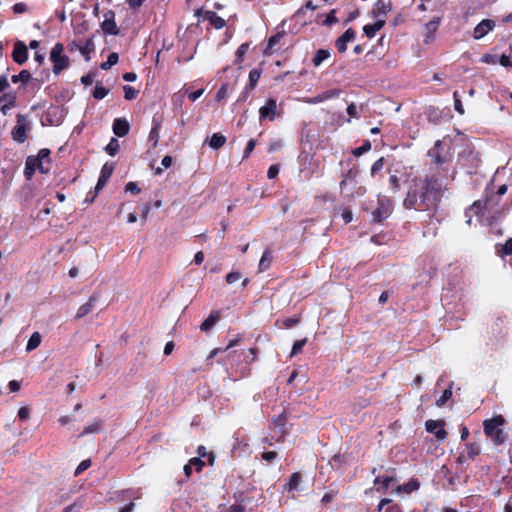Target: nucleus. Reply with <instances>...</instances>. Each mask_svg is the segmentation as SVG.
<instances>
[{
    "label": "nucleus",
    "instance_id": "nucleus-1",
    "mask_svg": "<svg viewBox=\"0 0 512 512\" xmlns=\"http://www.w3.org/2000/svg\"><path fill=\"white\" fill-rule=\"evenodd\" d=\"M442 198V184L438 178L426 177L423 185L418 189L416 186L410 188L403 201L406 209L427 211L433 216L438 209Z\"/></svg>",
    "mask_w": 512,
    "mask_h": 512
},
{
    "label": "nucleus",
    "instance_id": "nucleus-2",
    "mask_svg": "<svg viewBox=\"0 0 512 512\" xmlns=\"http://www.w3.org/2000/svg\"><path fill=\"white\" fill-rule=\"evenodd\" d=\"M36 169L46 174L50 171V150L47 148L41 149L37 156H28L25 162L24 176L27 180H31Z\"/></svg>",
    "mask_w": 512,
    "mask_h": 512
},
{
    "label": "nucleus",
    "instance_id": "nucleus-3",
    "mask_svg": "<svg viewBox=\"0 0 512 512\" xmlns=\"http://www.w3.org/2000/svg\"><path fill=\"white\" fill-rule=\"evenodd\" d=\"M505 419L502 415H497L491 419L485 420L483 423L484 433L487 437L496 445L503 444L507 439V434L501 429V426L505 424Z\"/></svg>",
    "mask_w": 512,
    "mask_h": 512
},
{
    "label": "nucleus",
    "instance_id": "nucleus-4",
    "mask_svg": "<svg viewBox=\"0 0 512 512\" xmlns=\"http://www.w3.org/2000/svg\"><path fill=\"white\" fill-rule=\"evenodd\" d=\"M393 212V203L387 196L378 195L377 206L371 212V222L382 223Z\"/></svg>",
    "mask_w": 512,
    "mask_h": 512
},
{
    "label": "nucleus",
    "instance_id": "nucleus-5",
    "mask_svg": "<svg viewBox=\"0 0 512 512\" xmlns=\"http://www.w3.org/2000/svg\"><path fill=\"white\" fill-rule=\"evenodd\" d=\"M63 51V44L56 43L50 52V60L53 63V72L56 75L68 68L70 64L68 56L64 55Z\"/></svg>",
    "mask_w": 512,
    "mask_h": 512
},
{
    "label": "nucleus",
    "instance_id": "nucleus-6",
    "mask_svg": "<svg viewBox=\"0 0 512 512\" xmlns=\"http://www.w3.org/2000/svg\"><path fill=\"white\" fill-rule=\"evenodd\" d=\"M500 198L493 192H488L486 189V195L484 199L475 201L470 208L466 211V215L473 211L475 214L480 213L482 210H494L499 205Z\"/></svg>",
    "mask_w": 512,
    "mask_h": 512
},
{
    "label": "nucleus",
    "instance_id": "nucleus-7",
    "mask_svg": "<svg viewBox=\"0 0 512 512\" xmlns=\"http://www.w3.org/2000/svg\"><path fill=\"white\" fill-rule=\"evenodd\" d=\"M490 338L489 343L495 349L498 348L507 338V328L504 325V321L497 318L490 327Z\"/></svg>",
    "mask_w": 512,
    "mask_h": 512
},
{
    "label": "nucleus",
    "instance_id": "nucleus-8",
    "mask_svg": "<svg viewBox=\"0 0 512 512\" xmlns=\"http://www.w3.org/2000/svg\"><path fill=\"white\" fill-rule=\"evenodd\" d=\"M101 29L104 34L107 35H118L119 28L115 22V12L113 10H108L104 13V21L101 23Z\"/></svg>",
    "mask_w": 512,
    "mask_h": 512
},
{
    "label": "nucleus",
    "instance_id": "nucleus-9",
    "mask_svg": "<svg viewBox=\"0 0 512 512\" xmlns=\"http://www.w3.org/2000/svg\"><path fill=\"white\" fill-rule=\"evenodd\" d=\"M444 425V420H427L425 428L429 433H433L437 440L443 441L447 437Z\"/></svg>",
    "mask_w": 512,
    "mask_h": 512
},
{
    "label": "nucleus",
    "instance_id": "nucleus-10",
    "mask_svg": "<svg viewBox=\"0 0 512 512\" xmlns=\"http://www.w3.org/2000/svg\"><path fill=\"white\" fill-rule=\"evenodd\" d=\"M277 113V102L274 98H269L265 105L260 107L259 109V118L260 120L268 119L273 121L275 119Z\"/></svg>",
    "mask_w": 512,
    "mask_h": 512
},
{
    "label": "nucleus",
    "instance_id": "nucleus-11",
    "mask_svg": "<svg viewBox=\"0 0 512 512\" xmlns=\"http://www.w3.org/2000/svg\"><path fill=\"white\" fill-rule=\"evenodd\" d=\"M100 299V294L94 293L90 296L89 300L81 305L77 311V313L74 316L75 320H79L84 318L86 315H88L95 307V304Z\"/></svg>",
    "mask_w": 512,
    "mask_h": 512
},
{
    "label": "nucleus",
    "instance_id": "nucleus-12",
    "mask_svg": "<svg viewBox=\"0 0 512 512\" xmlns=\"http://www.w3.org/2000/svg\"><path fill=\"white\" fill-rule=\"evenodd\" d=\"M13 60L19 64H24L28 59V48L22 41H16L12 52Z\"/></svg>",
    "mask_w": 512,
    "mask_h": 512
},
{
    "label": "nucleus",
    "instance_id": "nucleus-13",
    "mask_svg": "<svg viewBox=\"0 0 512 512\" xmlns=\"http://www.w3.org/2000/svg\"><path fill=\"white\" fill-rule=\"evenodd\" d=\"M114 171V165L113 163L106 162L100 171V176L98 178L97 184H96V192H100L107 184L109 178L111 177L112 173Z\"/></svg>",
    "mask_w": 512,
    "mask_h": 512
},
{
    "label": "nucleus",
    "instance_id": "nucleus-14",
    "mask_svg": "<svg viewBox=\"0 0 512 512\" xmlns=\"http://www.w3.org/2000/svg\"><path fill=\"white\" fill-rule=\"evenodd\" d=\"M479 453L480 447L477 444H467L465 450L459 454L457 463L464 464L469 460H473Z\"/></svg>",
    "mask_w": 512,
    "mask_h": 512
},
{
    "label": "nucleus",
    "instance_id": "nucleus-15",
    "mask_svg": "<svg viewBox=\"0 0 512 512\" xmlns=\"http://www.w3.org/2000/svg\"><path fill=\"white\" fill-rule=\"evenodd\" d=\"M356 32L353 28H348L335 42V46L339 53H344L347 50V43L355 39Z\"/></svg>",
    "mask_w": 512,
    "mask_h": 512
},
{
    "label": "nucleus",
    "instance_id": "nucleus-16",
    "mask_svg": "<svg viewBox=\"0 0 512 512\" xmlns=\"http://www.w3.org/2000/svg\"><path fill=\"white\" fill-rule=\"evenodd\" d=\"M360 173L358 166L353 165L350 169L342 174V181L340 182V191L341 193H345L347 190L349 183L354 181Z\"/></svg>",
    "mask_w": 512,
    "mask_h": 512
},
{
    "label": "nucleus",
    "instance_id": "nucleus-17",
    "mask_svg": "<svg viewBox=\"0 0 512 512\" xmlns=\"http://www.w3.org/2000/svg\"><path fill=\"white\" fill-rule=\"evenodd\" d=\"M494 27L495 22L493 20L484 19L474 28L473 36L475 39H481L491 30H493Z\"/></svg>",
    "mask_w": 512,
    "mask_h": 512
},
{
    "label": "nucleus",
    "instance_id": "nucleus-18",
    "mask_svg": "<svg viewBox=\"0 0 512 512\" xmlns=\"http://www.w3.org/2000/svg\"><path fill=\"white\" fill-rule=\"evenodd\" d=\"M113 132L118 137H124L129 133L130 125L129 122L124 118H116L113 121L112 126Z\"/></svg>",
    "mask_w": 512,
    "mask_h": 512
},
{
    "label": "nucleus",
    "instance_id": "nucleus-19",
    "mask_svg": "<svg viewBox=\"0 0 512 512\" xmlns=\"http://www.w3.org/2000/svg\"><path fill=\"white\" fill-rule=\"evenodd\" d=\"M441 23V18L440 17H434L431 21H429L426 25H425V29H426V35H425V39H424V42L426 44L430 43L433 41L434 39V33L436 32V30L438 29L439 25Z\"/></svg>",
    "mask_w": 512,
    "mask_h": 512
},
{
    "label": "nucleus",
    "instance_id": "nucleus-20",
    "mask_svg": "<svg viewBox=\"0 0 512 512\" xmlns=\"http://www.w3.org/2000/svg\"><path fill=\"white\" fill-rule=\"evenodd\" d=\"M392 9L391 2L385 3L383 0H378L371 11L373 17L386 16Z\"/></svg>",
    "mask_w": 512,
    "mask_h": 512
},
{
    "label": "nucleus",
    "instance_id": "nucleus-21",
    "mask_svg": "<svg viewBox=\"0 0 512 512\" xmlns=\"http://www.w3.org/2000/svg\"><path fill=\"white\" fill-rule=\"evenodd\" d=\"M204 20L209 21L215 29H222L226 25V21L214 11H205Z\"/></svg>",
    "mask_w": 512,
    "mask_h": 512
},
{
    "label": "nucleus",
    "instance_id": "nucleus-22",
    "mask_svg": "<svg viewBox=\"0 0 512 512\" xmlns=\"http://www.w3.org/2000/svg\"><path fill=\"white\" fill-rule=\"evenodd\" d=\"M340 94V90L338 89H330V90H326L320 94H318L317 96L313 97V98H310L308 100V103L310 104H317V103H321L323 101H326L328 99H331V98H335L337 97L338 95Z\"/></svg>",
    "mask_w": 512,
    "mask_h": 512
},
{
    "label": "nucleus",
    "instance_id": "nucleus-23",
    "mask_svg": "<svg viewBox=\"0 0 512 512\" xmlns=\"http://www.w3.org/2000/svg\"><path fill=\"white\" fill-rule=\"evenodd\" d=\"M286 422H287V413L285 410H283L281 414L273 417V419H272V423H273L275 429H277L279 431V433H281V435H284L287 433Z\"/></svg>",
    "mask_w": 512,
    "mask_h": 512
},
{
    "label": "nucleus",
    "instance_id": "nucleus-24",
    "mask_svg": "<svg viewBox=\"0 0 512 512\" xmlns=\"http://www.w3.org/2000/svg\"><path fill=\"white\" fill-rule=\"evenodd\" d=\"M220 314L218 311L212 312L207 319H205L200 325V330L203 332H209L213 326L218 322Z\"/></svg>",
    "mask_w": 512,
    "mask_h": 512
},
{
    "label": "nucleus",
    "instance_id": "nucleus-25",
    "mask_svg": "<svg viewBox=\"0 0 512 512\" xmlns=\"http://www.w3.org/2000/svg\"><path fill=\"white\" fill-rule=\"evenodd\" d=\"M22 115H18V123L12 130L13 139L19 143H23L26 140V129L24 125L20 124Z\"/></svg>",
    "mask_w": 512,
    "mask_h": 512
},
{
    "label": "nucleus",
    "instance_id": "nucleus-26",
    "mask_svg": "<svg viewBox=\"0 0 512 512\" xmlns=\"http://www.w3.org/2000/svg\"><path fill=\"white\" fill-rule=\"evenodd\" d=\"M395 480L396 479L392 475H387L383 477L378 476L375 478L374 484H381V487H378L377 491L385 493L388 490V488L392 485V483L395 482Z\"/></svg>",
    "mask_w": 512,
    "mask_h": 512
},
{
    "label": "nucleus",
    "instance_id": "nucleus-27",
    "mask_svg": "<svg viewBox=\"0 0 512 512\" xmlns=\"http://www.w3.org/2000/svg\"><path fill=\"white\" fill-rule=\"evenodd\" d=\"M496 254L502 258L512 255V237L509 238L504 244L495 245Z\"/></svg>",
    "mask_w": 512,
    "mask_h": 512
},
{
    "label": "nucleus",
    "instance_id": "nucleus-28",
    "mask_svg": "<svg viewBox=\"0 0 512 512\" xmlns=\"http://www.w3.org/2000/svg\"><path fill=\"white\" fill-rule=\"evenodd\" d=\"M272 259H273L272 251L269 249H266L263 252L262 257L259 261V271L263 272V271L267 270L270 267Z\"/></svg>",
    "mask_w": 512,
    "mask_h": 512
},
{
    "label": "nucleus",
    "instance_id": "nucleus-29",
    "mask_svg": "<svg viewBox=\"0 0 512 512\" xmlns=\"http://www.w3.org/2000/svg\"><path fill=\"white\" fill-rule=\"evenodd\" d=\"M226 143V137L220 133H214L209 139V146L214 149H220Z\"/></svg>",
    "mask_w": 512,
    "mask_h": 512
},
{
    "label": "nucleus",
    "instance_id": "nucleus-30",
    "mask_svg": "<svg viewBox=\"0 0 512 512\" xmlns=\"http://www.w3.org/2000/svg\"><path fill=\"white\" fill-rule=\"evenodd\" d=\"M285 36V32L282 31V32H278L276 33L275 35L271 36L268 40V44H267V47L266 49L264 50V54L265 55H271L272 54V49L274 48V46L279 43V41Z\"/></svg>",
    "mask_w": 512,
    "mask_h": 512
},
{
    "label": "nucleus",
    "instance_id": "nucleus-31",
    "mask_svg": "<svg viewBox=\"0 0 512 512\" xmlns=\"http://www.w3.org/2000/svg\"><path fill=\"white\" fill-rule=\"evenodd\" d=\"M302 480L301 474L299 472H295L291 475L288 483L285 485V489L287 491L298 490V486Z\"/></svg>",
    "mask_w": 512,
    "mask_h": 512
},
{
    "label": "nucleus",
    "instance_id": "nucleus-32",
    "mask_svg": "<svg viewBox=\"0 0 512 512\" xmlns=\"http://www.w3.org/2000/svg\"><path fill=\"white\" fill-rule=\"evenodd\" d=\"M330 57V51L326 49H319L316 51L312 63L314 66H320L321 63Z\"/></svg>",
    "mask_w": 512,
    "mask_h": 512
},
{
    "label": "nucleus",
    "instance_id": "nucleus-33",
    "mask_svg": "<svg viewBox=\"0 0 512 512\" xmlns=\"http://www.w3.org/2000/svg\"><path fill=\"white\" fill-rule=\"evenodd\" d=\"M299 322H300V317L294 316V317H288V318H284L282 320H278L276 322V324L280 328L290 329V328L296 326Z\"/></svg>",
    "mask_w": 512,
    "mask_h": 512
},
{
    "label": "nucleus",
    "instance_id": "nucleus-34",
    "mask_svg": "<svg viewBox=\"0 0 512 512\" xmlns=\"http://www.w3.org/2000/svg\"><path fill=\"white\" fill-rule=\"evenodd\" d=\"M419 487H420V483H419L418 479L412 478L406 484L398 486L397 491L398 492L404 491L406 493H411L412 491L419 489Z\"/></svg>",
    "mask_w": 512,
    "mask_h": 512
},
{
    "label": "nucleus",
    "instance_id": "nucleus-35",
    "mask_svg": "<svg viewBox=\"0 0 512 512\" xmlns=\"http://www.w3.org/2000/svg\"><path fill=\"white\" fill-rule=\"evenodd\" d=\"M41 343V335L39 332H34L29 340H28V343L26 345V351L27 352H31L33 350H35Z\"/></svg>",
    "mask_w": 512,
    "mask_h": 512
},
{
    "label": "nucleus",
    "instance_id": "nucleus-36",
    "mask_svg": "<svg viewBox=\"0 0 512 512\" xmlns=\"http://www.w3.org/2000/svg\"><path fill=\"white\" fill-rule=\"evenodd\" d=\"M452 387H453V382L450 383V385L448 386L447 389H445L442 393V395L440 396L439 399H437L436 401V405L438 407H442L445 405V403L451 399L452 397Z\"/></svg>",
    "mask_w": 512,
    "mask_h": 512
},
{
    "label": "nucleus",
    "instance_id": "nucleus-37",
    "mask_svg": "<svg viewBox=\"0 0 512 512\" xmlns=\"http://www.w3.org/2000/svg\"><path fill=\"white\" fill-rule=\"evenodd\" d=\"M119 56L116 52H112L108 55L105 62L101 63L100 67L102 70H108L118 62Z\"/></svg>",
    "mask_w": 512,
    "mask_h": 512
},
{
    "label": "nucleus",
    "instance_id": "nucleus-38",
    "mask_svg": "<svg viewBox=\"0 0 512 512\" xmlns=\"http://www.w3.org/2000/svg\"><path fill=\"white\" fill-rule=\"evenodd\" d=\"M260 76H261V70H259V69L254 68L249 72L248 86L251 90H253L255 88V86L257 85Z\"/></svg>",
    "mask_w": 512,
    "mask_h": 512
},
{
    "label": "nucleus",
    "instance_id": "nucleus-39",
    "mask_svg": "<svg viewBox=\"0 0 512 512\" xmlns=\"http://www.w3.org/2000/svg\"><path fill=\"white\" fill-rule=\"evenodd\" d=\"M31 78V74L28 70H22L19 74L13 75L11 80L13 83L22 82L26 84Z\"/></svg>",
    "mask_w": 512,
    "mask_h": 512
},
{
    "label": "nucleus",
    "instance_id": "nucleus-40",
    "mask_svg": "<svg viewBox=\"0 0 512 512\" xmlns=\"http://www.w3.org/2000/svg\"><path fill=\"white\" fill-rule=\"evenodd\" d=\"M119 148H120V145H119L118 140L116 138H111L110 142L105 147V151L110 156H115L118 153Z\"/></svg>",
    "mask_w": 512,
    "mask_h": 512
},
{
    "label": "nucleus",
    "instance_id": "nucleus-41",
    "mask_svg": "<svg viewBox=\"0 0 512 512\" xmlns=\"http://www.w3.org/2000/svg\"><path fill=\"white\" fill-rule=\"evenodd\" d=\"M3 100L5 101V104L1 107L3 113H6L8 110L15 106L16 97L14 95H4Z\"/></svg>",
    "mask_w": 512,
    "mask_h": 512
},
{
    "label": "nucleus",
    "instance_id": "nucleus-42",
    "mask_svg": "<svg viewBox=\"0 0 512 512\" xmlns=\"http://www.w3.org/2000/svg\"><path fill=\"white\" fill-rule=\"evenodd\" d=\"M109 93V89L105 88L104 86L100 84H96L94 90H93V97L95 99H103L105 96H107Z\"/></svg>",
    "mask_w": 512,
    "mask_h": 512
},
{
    "label": "nucleus",
    "instance_id": "nucleus-43",
    "mask_svg": "<svg viewBox=\"0 0 512 512\" xmlns=\"http://www.w3.org/2000/svg\"><path fill=\"white\" fill-rule=\"evenodd\" d=\"M371 150V143L369 140H366L363 142V144L360 147L355 148L352 153L354 156H361L364 153Z\"/></svg>",
    "mask_w": 512,
    "mask_h": 512
},
{
    "label": "nucleus",
    "instance_id": "nucleus-44",
    "mask_svg": "<svg viewBox=\"0 0 512 512\" xmlns=\"http://www.w3.org/2000/svg\"><path fill=\"white\" fill-rule=\"evenodd\" d=\"M100 431H101V423L95 422V423L85 427L84 430L82 431V433L80 434V436H85V435H88L91 433H98Z\"/></svg>",
    "mask_w": 512,
    "mask_h": 512
},
{
    "label": "nucleus",
    "instance_id": "nucleus-45",
    "mask_svg": "<svg viewBox=\"0 0 512 512\" xmlns=\"http://www.w3.org/2000/svg\"><path fill=\"white\" fill-rule=\"evenodd\" d=\"M248 48H249L248 43H243L238 47V49L236 51L235 63L240 64L243 61V57H244L245 53L247 52Z\"/></svg>",
    "mask_w": 512,
    "mask_h": 512
},
{
    "label": "nucleus",
    "instance_id": "nucleus-46",
    "mask_svg": "<svg viewBox=\"0 0 512 512\" xmlns=\"http://www.w3.org/2000/svg\"><path fill=\"white\" fill-rule=\"evenodd\" d=\"M306 342H307L306 338L295 341L293 344L291 353H290V357H293V356L299 354L302 351L303 347L305 346Z\"/></svg>",
    "mask_w": 512,
    "mask_h": 512
},
{
    "label": "nucleus",
    "instance_id": "nucleus-47",
    "mask_svg": "<svg viewBox=\"0 0 512 512\" xmlns=\"http://www.w3.org/2000/svg\"><path fill=\"white\" fill-rule=\"evenodd\" d=\"M123 91H124V98L129 101L135 99L138 94V91L130 85H125L123 87Z\"/></svg>",
    "mask_w": 512,
    "mask_h": 512
},
{
    "label": "nucleus",
    "instance_id": "nucleus-48",
    "mask_svg": "<svg viewBox=\"0 0 512 512\" xmlns=\"http://www.w3.org/2000/svg\"><path fill=\"white\" fill-rule=\"evenodd\" d=\"M366 193V188L363 186L353 187L349 189V193L346 194V197L353 199L355 196L360 197Z\"/></svg>",
    "mask_w": 512,
    "mask_h": 512
},
{
    "label": "nucleus",
    "instance_id": "nucleus-49",
    "mask_svg": "<svg viewBox=\"0 0 512 512\" xmlns=\"http://www.w3.org/2000/svg\"><path fill=\"white\" fill-rule=\"evenodd\" d=\"M384 163H385V158L384 157H381L379 158L378 160H376L372 166H371V175L374 176L375 174H377L379 171H381L384 167Z\"/></svg>",
    "mask_w": 512,
    "mask_h": 512
},
{
    "label": "nucleus",
    "instance_id": "nucleus-50",
    "mask_svg": "<svg viewBox=\"0 0 512 512\" xmlns=\"http://www.w3.org/2000/svg\"><path fill=\"white\" fill-rule=\"evenodd\" d=\"M91 466V460L85 459L80 462V464L77 466V468L74 471L75 476L81 475L85 470H87Z\"/></svg>",
    "mask_w": 512,
    "mask_h": 512
},
{
    "label": "nucleus",
    "instance_id": "nucleus-51",
    "mask_svg": "<svg viewBox=\"0 0 512 512\" xmlns=\"http://www.w3.org/2000/svg\"><path fill=\"white\" fill-rule=\"evenodd\" d=\"M453 98H454V109L460 114V115H463L464 114V107L462 105V102L459 98V95H458V92L455 91L453 93Z\"/></svg>",
    "mask_w": 512,
    "mask_h": 512
},
{
    "label": "nucleus",
    "instance_id": "nucleus-52",
    "mask_svg": "<svg viewBox=\"0 0 512 512\" xmlns=\"http://www.w3.org/2000/svg\"><path fill=\"white\" fill-rule=\"evenodd\" d=\"M228 91H229V86L228 84H223L220 89L218 90L217 94H216V100L217 101H222L223 99H225L228 95Z\"/></svg>",
    "mask_w": 512,
    "mask_h": 512
},
{
    "label": "nucleus",
    "instance_id": "nucleus-53",
    "mask_svg": "<svg viewBox=\"0 0 512 512\" xmlns=\"http://www.w3.org/2000/svg\"><path fill=\"white\" fill-rule=\"evenodd\" d=\"M255 146H256V140L250 139L244 149L243 159L249 158V156H250L251 152L254 150Z\"/></svg>",
    "mask_w": 512,
    "mask_h": 512
},
{
    "label": "nucleus",
    "instance_id": "nucleus-54",
    "mask_svg": "<svg viewBox=\"0 0 512 512\" xmlns=\"http://www.w3.org/2000/svg\"><path fill=\"white\" fill-rule=\"evenodd\" d=\"M363 32L368 38H373L378 31L373 24H367L363 27Z\"/></svg>",
    "mask_w": 512,
    "mask_h": 512
},
{
    "label": "nucleus",
    "instance_id": "nucleus-55",
    "mask_svg": "<svg viewBox=\"0 0 512 512\" xmlns=\"http://www.w3.org/2000/svg\"><path fill=\"white\" fill-rule=\"evenodd\" d=\"M343 460H344V458H343V456H342V455H340V454H336V455H334V456L332 457V459L330 460V462H329V463H330V465L332 466V468H336V469H338V468H340V466L342 465Z\"/></svg>",
    "mask_w": 512,
    "mask_h": 512
},
{
    "label": "nucleus",
    "instance_id": "nucleus-56",
    "mask_svg": "<svg viewBox=\"0 0 512 512\" xmlns=\"http://www.w3.org/2000/svg\"><path fill=\"white\" fill-rule=\"evenodd\" d=\"M336 11L333 9L330 11V13L326 16L325 20L323 21V25H332L338 22V19L335 16Z\"/></svg>",
    "mask_w": 512,
    "mask_h": 512
},
{
    "label": "nucleus",
    "instance_id": "nucleus-57",
    "mask_svg": "<svg viewBox=\"0 0 512 512\" xmlns=\"http://www.w3.org/2000/svg\"><path fill=\"white\" fill-rule=\"evenodd\" d=\"M159 140V132L157 126L153 127L149 133V141L153 143V147H155Z\"/></svg>",
    "mask_w": 512,
    "mask_h": 512
},
{
    "label": "nucleus",
    "instance_id": "nucleus-58",
    "mask_svg": "<svg viewBox=\"0 0 512 512\" xmlns=\"http://www.w3.org/2000/svg\"><path fill=\"white\" fill-rule=\"evenodd\" d=\"M189 464L192 465L193 468H195L197 471H200L203 466L205 465L204 461L201 458L194 457L189 460Z\"/></svg>",
    "mask_w": 512,
    "mask_h": 512
},
{
    "label": "nucleus",
    "instance_id": "nucleus-59",
    "mask_svg": "<svg viewBox=\"0 0 512 512\" xmlns=\"http://www.w3.org/2000/svg\"><path fill=\"white\" fill-rule=\"evenodd\" d=\"M389 184H390L391 190H393L394 192L399 191L400 184H399V179H398V177L396 175H391L390 176Z\"/></svg>",
    "mask_w": 512,
    "mask_h": 512
},
{
    "label": "nucleus",
    "instance_id": "nucleus-60",
    "mask_svg": "<svg viewBox=\"0 0 512 512\" xmlns=\"http://www.w3.org/2000/svg\"><path fill=\"white\" fill-rule=\"evenodd\" d=\"M283 146V143L281 140H273L269 147H268V152L269 153H273V152H276L278 150H280Z\"/></svg>",
    "mask_w": 512,
    "mask_h": 512
},
{
    "label": "nucleus",
    "instance_id": "nucleus-61",
    "mask_svg": "<svg viewBox=\"0 0 512 512\" xmlns=\"http://www.w3.org/2000/svg\"><path fill=\"white\" fill-rule=\"evenodd\" d=\"M125 191L133 194H138L140 193L141 190L138 187L137 183L131 181L126 184Z\"/></svg>",
    "mask_w": 512,
    "mask_h": 512
},
{
    "label": "nucleus",
    "instance_id": "nucleus-62",
    "mask_svg": "<svg viewBox=\"0 0 512 512\" xmlns=\"http://www.w3.org/2000/svg\"><path fill=\"white\" fill-rule=\"evenodd\" d=\"M96 75V72H93V73H88L86 75H83L81 77V82L85 85V86H89L93 83L94 81V77Z\"/></svg>",
    "mask_w": 512,
    "mask_h": 512
},
{
    "label": "nucleus",
    "instance_id": "nucleus-63",
    "mask_svg": "<svg viewBox=\"0 0 512 512\" xmlns=\"http://www.w3.org/2000/svg\"><path fill=\"white\" fill-rule=\"evenodd\" d=\"M240 277H241V274L239 272H230L226 276V282L228 284H233L236 281H238L240 279Z\"/></svg>",
    "mask_w": 512,
    "mask_h": 512
},
{
    "label": "nucleus",
    "instance_id": "nucleus-64",
    "mask_svg": "<svg viewBox=\"0 0 512 512\" xmlns=\"http://www.w3.org/2000/svg\"><path fill=\"white\" fill-rule=\"evenodd\" d=\"M279 173V166L277 164L271 165L267 171V177L274 179Z\"/></svg>",
    "mask_w": 512,
    "mask_h": 512
}]
</instances>
